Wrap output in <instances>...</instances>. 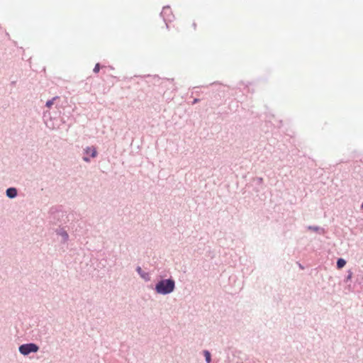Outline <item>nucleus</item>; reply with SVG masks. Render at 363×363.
<instances>
[{
	"mask_svg": "<svg viewBox=\"0 0 363 363\" xmlns=\"http://www.w3.org/2000/svg\"><path fill=\"white\" fill-rule=\"evenodd\" d=\"M57 97H54L53 99H52L51 100H49L47 101L46 103V106L48 108H50L53 104H54V101L57 99Z\"/></svg>",
	"mask_w": 363,
	"mask_h": 363,
	"instance_id": "obj_8",
	"label": "nucleus"
},
{
	"mask_svg": "<svg viewBox=\"0 0 363 363\" xmlns=\"http://www.w3.org/2000/svg\"><path fill=\"white\" fill-rule=\"evenodd\" d=\"M85 152L89 155L90 154V155L92 157H96L97 155V152H96V150L94 147H87L86 149H85Z\"/></svg>",
	"mask_w": 363,
	"mask_h": 363,
	"instance_id": "obj_4",
	"label": "nucleus"
},
{
	"mask_svg": "<svg viewBox=\"0 0 363 363\" xmlns=\"http://www.w3.org/2000/svg\"><path fill=\"white\" fill-rule=\"evenodd\" d=\"M83 159L86 162H89V159L88 157H84Z\"/></svg>",
	"mask_w": 363,
	"mask_h": 363,
	"instance_id": "obj_11",
	"label": "nucleus"
},
{
	"mask_svg": "<svg viewBox=\"0 0 363 363\" xmlns=\"http://www.w3.org/2000/svg\"><path fill=\"white\" fill-rule=\"evenodd\" d=\"M174 289V281L171 279L162 280L155 286L156 291L161 294H169L173 291Z\"/></svg>",
	"mask_w": 363,
	"mask_h": 363,
	"instance_id": "obj_1",
	"label": "nucleus"
},
{
	"mask_svg": "<svg viewBox=\"0 0 363 363\" xmlns=\"http://www.w3.org/2000/svg\"><path fill=\"white\" fill-rule=\"evenodd\" d=\"M38 346L34 343L24 344L19 347V352L23 355H27L30 352H38Z\"/></svg>",
	"mask_w": 363,
	"mask_h": 363,
	"instance_id": "obj_3",
	"label": "nucleus"
},
{
	"mask_svg": "<svg viewBox=\"0 0 363 363\" xmlns=\"http://www.w3.org/2000/svg\"><path fill=\"white\" fill-rule=\"evenodd\" d=\"M362 207L363 208V203H362Z\"/></svg>",
	"mask_w": 363,
	"mask_h": 363,
	"instance_id": "obj_12",
	"label": "nucleus"
},
{
	"mask_svg": "<svg viewBox=\"0 0 363 363\" xmlns=\"http://www.w3.org/2000/svg\"><path fill=\"white\" fill-rule=\"evenodd\" d=\"M346 264V262L345 259L340 258L337 262V267L338 269H341Z\"/></svg>",
	"mask_w": 363,
	"mask_h": 363,
	"instance_id": "obj_6",
	"label": "nucleus"
},
{
	"mask_svg": "<svg viewBox=\"0 0 363 363\" xmlns=\"http://www.w3.org/2000/svg\"><path fill=\"white\" fill-rule=\"evenodd\" d=\"M196 30V23L191 19H187L180 23L179 31L185 35H190Z\"/></svg>",
	"mask_w": 363,
	"mask_h": 363,
	"instance_id": "obj_2",
	"label": "nucleus"
},
{
	"mask_svg": "<svg viewBox=\"0 0 363 363\" xmlns=\"http://www.w3.org/2000/svg\"><path fill=\"white\" fill-rule=\"evenodd\" d=\"M203 354L205 356L206 362L207 363H210L211 362V354H210V352L208 350H204L203 351Z\"/></svg>",
	"mask_w": 363,
	"mask_h": 363,
	"instance_id": "obj_7",
	"label": "nucleus"
},
{
	"mask_svg": "<svg viewBox=\"0 0 363 363\" xmlns=\"http://www.w3.org/2000/svg\"><path fill=\"white\" fill-rule=\"evenodd\" d=\"M99 70H100V65L99 63H97V64H96L93 71L95 73H98L99 72Z\"/></svg>",
	"mask_w": 363,
	"mask_h": 363,
	"instance_id": "obj_9",
	"label": "nucleus"
},
{
	"mask_svg": "<svg viewBox=\"0 0 363 363\" xmlns=\"http://www.w3.org/2000/svg\"><path fill=\"white\" fill-rule=\"evenodd\" d=\"M6 195L9 198H14L17 195V191L15 188H9L6 190Z\"/></svg>",
	"mask_w": 363,
	"mask_h": 363,
	"instance_id": "obj_5",
	"label": "nucleus"
},
{
	"mask_svg": "<svg viewBox=\"0 0 363 363\" xmlns=\"http://www.w3.org/2000/svg\"><path fill=\"white\" fill-rule=\"evenodd\" d=\"M137 271H138V272L139 274H141L142 269H141V268H140V267H138L137 268Z\"/></svg>",
	"mask_w": 363,
	"mask_h": 363,
	"instance_id": "obj_10",
	"label": "nucleus"
}]
</instances>
